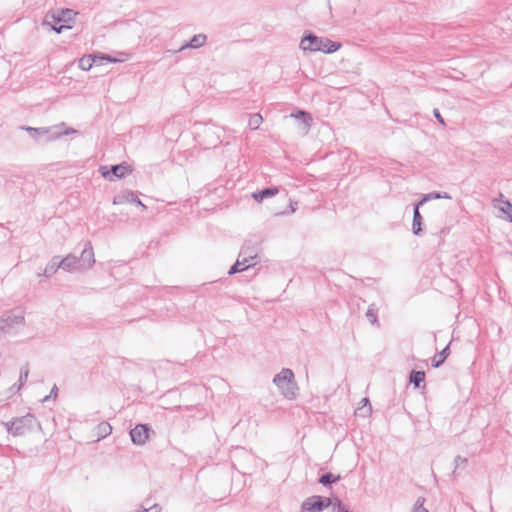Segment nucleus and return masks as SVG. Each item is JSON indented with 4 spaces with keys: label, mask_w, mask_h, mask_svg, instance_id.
I'll return each instance as SVG.
<instances>
[{
    "label": "nucleus",
    "mask_w": 512,
    "mask_h": 512,
    "mask_svg": "<svg viewBox=\"0 0 512 512\" xmlns=\"http://www.w3.org/2000/svg\"><path fill=\"white\" fill-rule=\"evenodd\" d=\"M341 43L332 41L326 37H319L312 32L305 33L300 41V48L308 52H323L331 54L338 51Z\"/></svg>",
    "instance_id": "f257e3e1"
},
{
    "label": "nucleus",
    "mask_w": 512,
    "mask_h": 512,
    "mask_svg": "<svg viewBox=\"0 0 512 512\" xmlns=\"http://www.w3.org/2000/svg\"><path fill=\"white\" fill-rule=\"evenodd\" d=\"M273 383L286 399L291 400L297 396L298 385L291 369L282 368V370L274 376Z\"/></svg>",
    "instance_id": "f03ea898"
},
{
    "label": "nucleus",
    "mask_w": 512,
    "mask_h": 512,
    "mask_svg": "<svg viewBox=\"0 0 512 512\" xmlns=\"http://www.w3.org/2000/svg\"><path fill=\"white\" fill-rule=\"evenodd\" d=\"M35 423V416L28 413L22 417L13 418L11 421L5 423V426L9 434L13 436H22L30 432Z\"/></svg>",
    "instance_id": "7ed1b4c3"
},
{
    "label": "nucleus",
    "mask_w": 512,
    "mask_h": 512,
    "mask_svg": "<svg viewBox=\"0 0 512 512\" xmlns=\"http://www.w3.org/2000/svg\"><path fill=\"white\" fill-rule=\"evenodd\" d=\"M99 172L104 179L115 181L130 174L132 172V168L126 162H122L111 166L102 165L99 168Z\"/></svg>",
    "instance_id": "20e7f679"
},
{
    "label": "nucleus",
    "mask_w": 512,
    "mask_h": 512,
    "mask_svg": "<svg viewBox=\"0 0 512 512\" xmlns=\"http://www.w3.org/2000/svg\"><path fill=\"white\" fill-rule=\"evenodd\" d=\"M333 503L332 497L312 495L301 504L302 512H322Z\"/></svg>",
    "instance_id": "39448f33"
},
{
    "label": "nucleus",
    "mask_w": 512,
    "mask_h": 512,
    "mask_svg": "<svg viewBox=\"0 0 512 512\" xmlns=\"http://www.w3.org/2000/svg\"><path fill=\"white\" fill-rule=\"evenodd\" d=\"M150 433H154L149 424H137L130 430L131 441L135 445H144L149 437Z\"/></svg>",
    "instance_id": "423d86ee"
},
{
    "label": "nucleus",
    "mask_w": 512,
    "mask_h": 512,
    "mask_svg": "<svg viewBox=\"0 0 512 512\" xmlns=\"http://www.w3.org/2000/svg\"><path fill=\"white\" fill-rule=\"evenodd\" d=\"M24 323L22 314H15L13 311L5 312L0 318V337L14 325Z\"/></svg>",
    "instance_id": "0eeeda50"
},
{
    "label": "nucleus",
    "mask_w": 512,
    "mask_h": 512,
    "mask_svg": "<svg viewBox=\"0 0 512 512\" xmlns=\"http://www.w3.org/2000/svg\"><path fill=\"white\" fill-rule=\"evenodd\" d=\"M81 271L90 269L95 264L93 247L90 241L86 242L80 257H77Z\"/></svg>",
    "instance_id": "6e6552de"
},
{
    "label": "nucleus",
    "mask_w": 512,
    "mask_h": 512,
    "mask_svg": "<svg viewBox=\"0 0 512 512\" xmlns=\"http://www.w3.org/2000/svg\"><path fill=\"white\" fill-rule=\"evenodd\" d=\"M64 125H65L64 123H61L60 125H57L54 127H40V128L22 126L21 129L27 131L30 134V136L36 141H38L44 137L45 141L48 142L47 138H48V136H51V134H53L52 130L59 129L61 126H64Z\"/></svg>",
    "instance_id": "1a4fd4ad"
},
{
    "label": "nucleus",
    "mask_w": 512,
    "mask_h": 512,
    "mask_svg": "<svg viewBox=\"0 0 512 512\" xmlns=\"http://www.w3.org/2000/svg\"><path fill=\"white\" fill-rule=\"evenodd\" d=\"M60 266L62 270L69 273L82 272L79 266V261L77 260V256L72 253L68 254L63 259H60Z\"/></svg>",
    "instance_id": "9d476101"
},
{
    "label": "nucleus",
    "mask_w": 512,
    "mask_h": 512,
    "mask_svg": "<svg viewBox=\"0 0 512 512\" xmlns=\"http://www.w3.org/2000/svg\"><path fill=\"white\" fill-rule=\"evenodd\" d=\"M420 207H421V205H418L417 202L414 204L413 221H412V232L416 236L421 235L422 232H423V228H422L423 217H422V215L420 213V210H419Z\"/></svg>",
    "instance_id": "9b49d317"
},
{
    "label": "nucleus",
    "mask_w": 512,
    "mask_h": 512,
    "mask_svg": "<svg viewBox=\"0 0 512 512\" xmlns=\"http://www.w3.org/2000/svg\"><path fill=\"white\" fill-rule=\"evenodd\" d=\"M239 258L246 259L248 261L247 264H249L251 268L257 264V262L254 261L258 258L257 249L255 247L244 244L240 250Z\"/></svg>",
    "instance_id": "f8f14e48"
},
{
    "label": "nucleus",
    "mask_w": 512,
    "mask_h": 512,
    "mask_svg": "<svg viewBox=\"0 0 512 512\" xmlns=\"http://www.w3.org/2000/svg\"><path fill=\"white\" fill-rule=\"evenodd\" d=\"M124 202L133 203L142 207L143 210L146 209V206L141 202L138 196L131 191L125 192L123 195H119L114 197V204H122Z\"/></svg>",
    "instance_id": "ddd939ff"
},
{
    "label": "nucleus",
    "mask_w": 512,
    "mask_h": 512,
    "mask_svg": "<svg viewBox=\"0 0 512 512\" xmlns=\"http://www.w3.org/2000/svg\"><path fill=\"white\" fill-rule=\"evenodd\" d=\"M278 193H279V188L278 187L270 186V187L263 188L260 191L254 192L252 194V197L254 198L255 201L261 202L264 199L274 197Z\"/></svg>",
    "instance_id": "4468645a"
},
{
    "label": "nucleus",
    "mask_w": 512,
    "mask_h": 512,
    "mask_svg": "<svg viewBox=\"0 0 512 512\" xmlns=\"http://www.w3.org/2000/svg\"><path fill=\"white\" fill-rule=\"evenodd\" d=\"M499 202V205L494 204V207H497L502 213L506 215V219L512 223V203L505 199L502 194H500V199L496 200Z\"/></svg>",
    "instance_id": "2eb2a0df"
},
{
    "label": "nucleus",
    "mask_w": 512,
    "mask_h": 512,
    "mask_svg": "<svg viewBox=\"0 0 512 512\" xmlns=\"http://www.w3.org/2000/svg\"><path fill=\"white\" fill-rule=\"evenodd\" d=\"M291 116L299 120L300 124L303 125V130L305 132L310 129L313 119L309 112L298 110L296 113H292Z\"/></svg>",
    "instance_id": "dca6fc26"
},
{
    "label": "nucleus",
    "mask_w": 512,
    "mask_h": 512,
    "mask_svg": "<svg viewBox=\"0 0 512 512\" xmlns=\"http://www.w3.org/2000/svg\"><path fill=\"white\" fill-rule=\"evenodd\" d=\"M58 269H61L60 257L59 256H54L50 260V262L46 265L43 273L40 274V275L44 276L46 278H50L51 276H53L58 271Z\"/></svg>",
    "instance_id": "f3484780"
},
{
    "label": "nucleus",
    "mask_w": 512,
    "mask_h": 512,
    "mask_svg": "<svg viewBox=\"0 0 512 512\" xmlns=\"http://www.w3.org/2000/svg\"><path fill=\"white\" fill-rule=\"evenodd\" d=\"M206 41H207V36L205 34H197V35H194L188 43L183 45L181 47V49H184L187 47L192 48V49L200 48L205 45Z\"/></svg>",
    "instance_id": "a211bd4d"
},
{
    "label": "nucleus",
    "mask_w": 512,
    "mask_h": 512,
    "mask_svg": "<svg viewBox=\"0 0 512 512\" xmlns=\"http://www.w3.org/2000/svg\"><path fill=\"white\" fill-rule=\"evenodd\" d=\"M111 432L112 426L106 421L99 423L95 427V435L97 436V441L106 438L108 435L111 434Z\"/></svg>",
    "instance_id": "6ab92c4d"
},
{
    "label": "nucleus",
    "mask_w": 512,
    "mask_h": 512,
    "mask_svg": "<svg viewBox=\"0 0 512 512\" xmlns=\"http://www.w3.org/2000/svg\"><path fill=\"white\" fill-rule=\"evenodd\" d=\"M450 354V345H446L442 351L432 358V367L439 368Z\"/></svg>",
    "instance_id": "aec40b11"
},
{
    "label": "nucleus",
    "mask_w": 512,
    "mask_h": 512,
    "mask_svg": "<svg viewBox=\"0 0 512 512\" xmlns=\"http://www.w3.org/2000/svg\"><path fill=\"white\" fill-rule=\"evenodd\" d=\"M248 261L246 259L237 258L236 262L230 267L228 271V275H234L236 273L248 270L250 268V265L247 264Z\"/></svg>",
    "instance_id": "412c9836"
},
{
    "label": "nucleus",
    "mask_w": 512,
    "mask_h": 512,
    "mask_svg": "<svg viewBox=\"0 0 512 512\" xmlns=\"http://www.w3.org/2000/svg\"><path fill=\"white\" fill-rule=\"evenodd\" d=\"M425 381V372L419 370H412L409 375V382L416 388L420 387V384Z\"/></svg>",
    "instance_id": "4be33fe9"
},
{
    "label": "nucleus",
    "mask_w": 512,
    "mask_h": 512,
    "mask_svg": "<svg viewBox=\"0 0 512 512\" xmlns=\"http://www.w3.org/2000/svg\"><path fill=\"white\" fill-rule=\"evenodd\" d=\"M339 480H340V475H334L331 472H327V473L322 474L319 477L318 482L320 484H322L323 486L327 487L333 483L338 482Z\"/></svg>",
    "instance_id": "5701e85b"
},
{
    "label": "nucleus",
    "mask_w": 512,
    "mask_h": 512,
    "mask_svg": "<svg viewBox=\"0 0 512 512\" xmlns=\"http://www.w3.org/2000/svg\"><path fill=\"white\" fill-rule=\"evenodd\" d=\"M94 64H97L95 55H93V56L92 55L83 56L79 60V68L84 70V71L90 70Z\"/></svg>",
    "instance_id": "b1692460"
},
{
    "label": "nucleus",
    "mask_w": 512,
    "mask_h": 512,
    "mask_svg": "<svg viewBox=\"0 0 512 512\" xmlns=\"http://www.w3.org/2000/svg\"><path fill=\"white\" fill-rule=\"evenodd\" d=\"M377 313H378V308L376 307V305L374 303L370 304L365 315H366L368 321L372 325H378Z\"/></svg>",
    "instance_id": "393cba45"
},
{
    "label": "nucleus",
    "mask_w": 512,
    "mask_h": 512,
    "mask_svg": "<svg viewBox=\"0 0 512 512\" xmlns=\"http://www.w3.org/2000/svg\"><path fill=\"white\" fill-rule=\"evenodd\" d=\"M333 503L330 505L332 507L331 512H352L348 506H346L339 497H332Z\"/></svg>",
    "instance_id": "a878e982"
},
{
    "label": "nucleus",
    "mask_w": 512,
    "mask_h": 512,
    "mask_svg": "<svg viewBox=\"0 0 512 512\" xmlns=\"http://www.w3.org/2000/svg\"><path fill=\"white\" fill-rule=\"evenodd\" d=\"M29 376V364L26 363L24 366L20 368V375L18 379L17 391H20L24 384L26 383Z\"/></svg>",
    "instance_id": "bb28decb"
},
{
    "label": "nucleus",
    "mask_w": 512,
    "mask_h": 512,
    "mask_svg": "<svg viewBox=\"0 0 512 512\" xmlns=\"http://www.w3.org/2000/svg\"><path fill=\"white\" fill-rule=\"evenodd\" d=\"M77 131L73 128H68L66 129L65 131H58V129H55V130H52V133L51 136H48L47 138V141H53V140H56L62 136H66V135H70V134H74L76 133Z\"/></svg>",
    "instance_id": "cd10ccee"
},
{
    "label": "nucleus",
    "mask_w": 512,
    "mask_h": 512,
    "mask_svg": "<svg viewBox=\"0 0 512 512\" xmlns=\"http://www.w3.org/2000/svg\"><path fill=\"white\" fill-rule=\"evenodd\" d=\"M262 116L260 114H254L249 118L248 125L251 130H256L259 128L260 124L262 123Z\"/></svg>",
    "instance_id": "c85d7f7f"
},
{
    "label": "nucleus",
    "mask_w": 512,
    "mask_h": 512,
    "mask_svg": "<svg viewBox=\"0 0 512 512\" xmlns=\"http://www.w3.org/2000/svg\"><path fill=\"white\" fill-rule=\"evenodd\" d=\"M434 199H440V192L433 191L430 193H427L423 195V197L417 202L418 205L423 206L426 202L434 200Z\"/></svg>",
    "instance_id": "c756f323"
},
{
    "label": "nucleus",
    "mask_w": 512,
    "mask_h": 512,
    "mask_svg": "<svg viewBox=\"0 0 512 512\" xmlns=\"http://www.w3.org/2000/svg\"><path fill=\"white\" fill-rule=\"evenodd\" d=\"M61 21H62V20H61V18H60V17H55V16H53V22H54L55 24H51V27H52V29H53L56 33H61V32L63 31V29H69V28H71L70 26H68V25H63V24H61V25L57 26V24H59Z\"/></svg>",
    "instance_id": "7c9ffc66"
},
{
    "label": "nucleus",
    "mask_w": 512,
    "mask_h": 512,
    "mask_svg": "<svg viewBox=\"0 0 512 512\" xmlns=\"http://www.w3.org/2000/svg\"><path fill=\"white\" fill-rule=\"evenodd\" d=\"M95 58H96L97 65H101V64H103V62H110V63L117 62L116 59L112 58L108 54L95 55Z\"/></svg>",
    "instance_id": "2f4dec72"
},
{
    "label": "nucleus",
    "mask_w": 512,
    "mask_h": 512,
    "mask_svg": "<svg viewBox=\"0 0 512 512\" xmlns=\"http://www.w3.org/2000/svg\"><path fill=\"white\" fill-rule=\"evenodd\" d=\"M468 463V460L467 458L465 457H462V456H456L455 459H454V464H455V469L453 471V474L456 475V470L459 468V467H465Z\"/></svg>",
    "instance_id": "473e14b6"
},
{
    "label": "nucleus",
    "mask_w": 512,
    "mask_h": 512,
    "mask_svg": "<svg viewBox=\"0 0 512 512\" xmlns=\"http://www.w3.org/2000/svg\"><path fill=\"white\" fill-rule=\"evenodd\" d=\"M362 402H363L364 406L359 408V409L360 410H364L363 416H367V415H369L372 412L371 404H370L368 398H363Z\"/></svg>",
    "instance_id": "72a5a7b5"
},
{
    "label": "nucleus",
    "mask_w": 512,
    "mask_h": 512,
    "mask_svg": "<svg viewBox=\"0 0 512 512\" xmlns=\"http://www.w3.org/2000/svg\"><path fill=\"white\" fill-rule=\"evenodd\" d=\"M433 114H434L435 118L437 119V121H438L441 125L446 126V123H445V121H444V118L442 117V115H441V113H440L439 109L435 108V109L433 110Z\"/></svg>",
    "instance_id": "f704fd0d"
},
{
    "label": "nucleus",
    "mask_w": 512,
    "mask_h": 512,
    "mask_svg": "<svg viewBox=\"0 0 512 512\" xmlns=\"http://www.w3.org/2000/svg\"><path fill=\"white\" fill-rule=\"evenodd\" d=\"M162 508L159 504H153L147 507L146 512H161Z\"/></svg>",
    "instance_id": "c9c22d12"
},
{
    "label": "nucleus",
    "mask_w": 512,
    "mask_h": 512,
    "mask_svg": "<svg viewBox=\"0 0 512 512\" xmlns=\"http://www.w3.org/2000/svg\"><path fill=\"white\" fill-rule=\"evenodd\" d=\"M58 388L56 385L53 386V388L50 391V396L56 398L57 397Z\"/></svg>",
    "instance_id": "e433bc0d"
},
{
    "label": "nucleus",
    "mask_w": 512,
    "mask_h": 512,
    "mask_svg": "<svg viewBox=\"0 0 512 512\" xmlns=\"http://www.w3.org/2000/svg\"><path fill=\"white\" fill-rule=\"evenodd\" d=\"M17 386H18V383H15V384H13V385L9 388V392L11 393V395H12V394H14V393H16V392H18V391H17Z\"/></svg>",
    "instance_id": "4c0bfd02"
},
{
    "label": "nucleus",
    "mask_w": 512,
    "mask_h": 512,
    "mask_svg": "<svg viewBox=\"0 0 512 512\" xmlns=\"http://www.w3.org/2000/svg\"><path fill=\"white\" fill-rule=\"evenodd\" d=\"M451 199L452 197L447 192H440V199Z\"/></svg>",
    "instance_id": "58836bf2"
},
{
    "label": "nucleus",
    "mask_w": 512,
    "mask_h": 512,
    "mask_svg": "<svg viewBox=\"0 0 512 512\" xmlns=\"http://www.w3.org/2000/svg\"><path fill=\"white\" fill-rule=\"evenodd\" d=\"M147 507L144 504L139 505V507L136 509V512H146Z\"/></svg>",
    "instance_id": "ea45409f"
},
{
    "label": "nucleus",
    "mask_w": 512,
    "mask_h": 512,
    "mask_svg": "<svg viewBox=\"0 0 512 512\" xmlns=\"http://www.w3.org/2000/svg\"><path fill=\"white\" fill-rule=\"evenodd\" d=\"M50 398H51V396H50V395L46 396V397L43 399V402H45V401L49 400Z\"/></svg>",
    "instance_id": "a19ab883"
},
{
    "label": "nucleus",
    "mask_w": 512,
    "mask_h": 512,
    "mask_svg": "<svg viewBox=\"0 0 512 512\" xmlns=\"http://www.w3.org/2000/svg\"><path fill=\"white\" fill-rule=\"evenodd\" d=\"M420 512H428V510L423 508Z\"/></svg>",
    "instance_id": "79ce46f5"
}]
</instances>
